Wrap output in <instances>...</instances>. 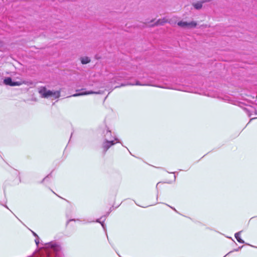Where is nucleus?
Returning a JSON list of instances; mask_svg holds the SVG:
<instances>
[{
	"label": "nucleus",
	"instance_id": "obj_3",
	"mask_svg": "<svg viewBox=\"0 0 257 257\" xmlns=\"http://www.w3.org/2000/svg\"><path fill=\"white\" fill-rule=\"evenodd\" d=\"M178 25L182 28H192L196 26L197 24L195 22L192 21L190 22H187L184 21H180L178 23Z\"/></svg>",
	"mask_w": 257,
	"mask_h": 257
},
{
	"label": "nucleus",
	"instance_id": "obj_12",
	"mask_svg": "<svg viewBox=\"0 0 257 257\" xmlns=\"http://www.w3.org/2000/svg\"><path fill=\"white\" fill-rule=\"evenodd\" d=\"M35 241L36 242V244L38 245V243L39 242V237H36V238L35 239Z\"/></svg>",
	"mask_w": 257,
	"mask_h": 257
},
{
	"label": "nucleus",
	"instance_id": "obj_6",
	"mask_svg": "<svg viewBox=\"0 0 257 257\" xmlns=\"http://www.w3.org/2000/svg\"><path fill=\"white\" fill-rule=\"evenodd\" d=\"M241 232V231L236 232L235 234V237L238 242H239V243H244V241L240 238V236Z\"/></svg>",
	"mask_w": 257,
	"mask_h": 257
},
{
	"label": "nucleus",
	"instance_id": "obj_14",
	"mask_svg": "<svg viewBox=\"0 0 257 257\" xmlns=\"http://www.w3.org/2000/svg\"><path fill=\"white\" fill-rule=\"evenodd\" d=\"M71 221H76V220L75 219H70L68 220V222Z\"/></svg>",
	"mask_w": 257,
	"mask_h": 257
},
{
	"label": "nucleus",
	"instance_id": "obj_4",
	"mask_svg": "<svg viewBox=\"0 0 257 257\" xmlns=\"http://www.w3.org/2000/svg\"><path fill=\"white\" fill-rule=\"evenodd\" d=\"M4 83L6 85L12 86H20L22 84V83L20 81H13L11 78L10 77H7L5 78L4 80Z\"/></svg>",
	"mask_w": 257,
	"mask_h": 257
},
{
	"label": "nucleus",
	"instance_id": "obj_9",
	"mask_svg": "<svg viewBox=\"0 0 257 257\" xmlns=\"http://www.w3.org/2000/svg\"><path fill=\"white\" fill-rule=\"evenodd\" d=\"M166 22V20L165 19H163L162 20L159 19L156 22V25H163L164 23H165Z\"/></svg>",
	"mask_w": 257,
	"mask_h": 257
},
{
	"label": "nucleus",
	"instance_id": "obj_17",
	"mask_svg": "<svg viewBox=\"0 0 257 257\" xmlns=\"http://www.w3.org/2000/svg\"><path fill=\"white\" fill-rule=\"evenodd\" d=\"M174 210H175V211H176V210L175 209V208H173L172 207H171Z\"/></svg>",
	"mask_w": 257,
	"mask_h": 257
},
{
	"label": "nucleus",
	"instance_id": "obj_2",
	"mask_svg": "<svg viewBox=\"0 0 257 257\" xmlns=\"http://www.w3.org/2000/svg\"><path fill=\"white\" fill-rule=\"evenodd\" d=\"M108 135H110V131L107 130L104 136V142L102 145L103 152L105 153L107 150L116 143L111 138L108 137Z\"/></svg>",
	"mask_w": 257,
	"mask_h": 257
},
{
	"label": "nucleus",
	"instance_id": "obj_15",
	"mask_svg": "<svg viewBox=\"0 0 257 257\" xmlns=\"http://www.w3.org/2000/svg\"><path fill=\"white\" fill-rule=\"evenodd\" d=\"M136 84L138 85H141L140 83H139V82H137Z\"/></svg>",
	"mask_w": 257,
	"mask_h": 257
},
{
	"label": "nucleus",
	"instance_id": "obj_5",
	"mask_svg": "<svg viewBox=\"0 0 257 257\" xmlns=\"http://www.w3.org/2000/svg\"><path fill=\"white\" fill-rule=\"evenodd\" d=\"M101 92L100 91H84L83 89L81 90V92L77 93L75 94H73L71 96L73 97H76L78 96L81 95H87V94H100Z\"/></svg>",
	"mask_w": 257,
	"mask_h": 257
},
{
	"label": "nucleus",
	"instance_id": "obj_16",
	"mask_svg": "<svg viewBox=\"0 0 257 257\" xmlns=\"http://www.w3.org/2000/svg\"><path fill=\"white\" fill-rule=\"evenodd\" d=\"M159 183H158L156 185V188H157L159 186Z\"/></svg>",
	"mask_w": 257,
	"mask_h": 257
},
{
	"label": "nucleus",
	"instance_id": "obj_10",
	"mask_svg": "<svg viewBox=\"0 0 257 257\" xmlns=\"http://www.w3.org/2000/svg\"><path fill=\"white\" fill-rule=\"evenodd\" d=\"M108 137L111 138V139L113 140L115 143H120L118 139L115 136H112L111 135V132H110V135H108Z\"/></svg>",
	"mask_w": 257,
	"mask_h": 257
},
{
	"label": "nucleus",
	"instance_id": "obj_8",
	"mask_svg": "<svg viewBox=\"0 0 257 257\" xmlns=\"http://www.w3.org/2000/svg\"><path fill=\"white\" fill-rule=\"evenodd\" d=\"M194 7L197 9L199 10L202 7V2H198L197 3L193 4Z\"/></svg>",
	"mask_w": 257,
	"mask_h": 257
},
{
	"label": "nucleus",
	"instance_id": "obj_1",
	"mask_svg": "<svg viewBox=\"0 0 257 257\" xmlns=\"http://www.w3.org/2000/svg\"><path fill=\"white\" fill-rule=\"evenodd\" d=\"M39 92L43 98L51 97L55 99L59 98L60 93V91H51L44 87L40 88Z\"/></svg>",
	"mask_w": 257,
	"mask_h": 257
},
{
	"label": "nucleus",
	"instance_id": "obj_11",
	"mask_svg": "<svg viewBox=\"0 0 257 257\" xmlns=\"http://www.w3.org/2000/svg\"><path fill=\"white\" fill-rule=\"evenodd\" d=\"M102 217H101L100 219H97L96 220V222H98V223H100L101 225V226H102L103 228L105 230V225H104V224L103 223V222H101L100 221V219H101Z\"/></svg>",
	"mask_w": 257,
	"mask_h": 257
},
{
	"label": "nucleus",
	"instance_id": "obj_13",
	"mask_svg": "<svg viewBox=\"0 0 257 257\" xmlns=\"http://www.w3.org/2000/svg\"><path fill=\"white\" fill-rule=\"evenodd\" d=\"M32 233H33V235H34L35 236H36V237H38V236L37 235V234L36 233H35V232H33V231H32Z\"/></svg>",
	"mask_w": 257,
	"mask_h": 257
},
{
	"label": "nucleus",
	"instance_id": "obj_7",
	"mask_svg": "<svg viewBox=\"0 0 257 257\" xmlns=\"http://www.w3.org/2000/svg\"><path fill=\"white\" fill-rule=\"evenodd\" d=\"M90 61V59L87 57H82L81 58V62L83 64L88 63Z\"/></svg>",
	"mask_w": 257,
	"mask_h": 257
}]
</instances>
